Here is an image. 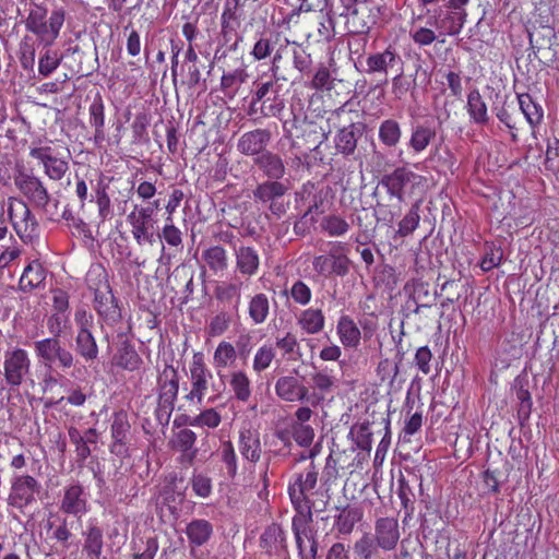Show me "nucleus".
<instances>
[{
  "instance_id": "obj_22",
  "label": "nucleus",
  "mask_w": 559,
  "mask_h": 559,
  "mask_svg": "<svg viewBox=\"0 0 559 559\" xmlns=\"http://www.w3.org/2000/svg\"><path fill=\"white\" fill-rule=\"evenodd\" d=\"M364 127L361 123H350L338 131L336 138V148L345 155L352 154L358 139L362 135Z\"/></svg>"
},
{
  "instance_id": "obj_48",
  "label": "nucleus",
  "mask_w": 559,
  "mask_h": 559,
  "mask_svg": "<svg viewBox=\"0 0 559 559\" xmlns=\"http://www.w3.org/2000/svg\"><path fill=\"white\" fill-rule=\"evenodd\" d=\"M62 55L57 50H46L41 53L38 60V73L39 75L47 78L49 76L61 63Z\"/></svg>"
},
{
  "instance_id": "obj_4",
  "label": "nucleus",
  "mask_w": 559,
  "mask_h": 559,
  "mask_svg": "<svg viewBox=\"0 0 559 559\" xmlns=\"http://www.w3.org/2000/svg\"><path fill=\"white\" fill-rule=\"evenodd\" d=\"M179 390V379L177 370L166 365L157 378L158 407L156 414L159 420L165 418L167 423L174 409Z\"/></svg>"
},
{
  "instance_id": "obj_56",
  "label": "nucleus",
  "mask_w": 559,
  "mask_h": 559,
  "mask_svg": "<svg viewBox=\"0 0 559 559\" xmlns=\"http://www.w3.org/2000/svg\"><path fill=\"white\" fill-rule=\"evenodd\" d=\"M53 274L39 260H33L23 271L20 280H46Z\"/></svg>"
},
{
  "instance_id": "obj_17",
  "label": "nucleus",
  "mask_w": 559,
  "mask_h": 559,
  "mask_svg": "<svg viewBox=\"0 0 559 559\" xmlns=\"http://www.w3.org/2000/svg\"><path fill=\"white\" fill-rule=\"evenodd\" d=\"M238 449L243 459L258 462L262 453L259 431L251 427H242L239 431Z\"/></svg>"
},
{
  "instance_id": "obj_46",
  "label": "nucleus",
  "mask_w": 559,
  "mask_h": 559,
  "mask_svg": "<svg viewBox=\"0 0 559 559\" xmlns=\"http://www.w3.org/2000/svg\"><path fill=\"white\" fill-rule=\"evenodd\" d=\"M320 227L323 231L329 234V236L340 237L348 231L349 224L341 216L328 215L322 218Z\"/></svg>"
},
{
  "instance_id": "obj_44",
  "label": "nucleus",
  "mask_w": 559,
  "mask_h": 559,
  "mask_svg": "<svg viewBox=\"0 0 559 559\" xmlns=\"http://www.w3.org/2000/svg\"><path fill=\"white\" fill-rule=\"evenodd\" d=\"M491 93L495 95V100L492 102L491 110L496 114V117L502 122L508 129H515V122L512 119L511 114L509 112V105L506 96H501L499 93H495L491 90Z\"/></svg>"
},
{
  "instance_id": "obj_3",
  "label": "nucleus",
  "mask_w": 559,
  "mask_h": 559,
  "mask_svg": "<svg viewBox=\"0 0 559 559\" xmlns=\"http://www.w3.org/2000/svg\"><path fill=\"white\" fill-rule=\"evenodd\" d=\"M47 13L45 7L34 3L24 21L26 31L34 34L38 44L44 47L53 45L66 19L63 9L53 10L49 17Z\"/></svg>"
},
{
  "instance_id": "obj_63",
  "label": "nucleus",
  "mask_w": 559,
  "mask_h": 559,
  "mask_svg": "<svg viewBox=\"0 0 559 559\" xmlns=\"http://www.w3.org/2000/svg\"><path fill=\"white\" fill-rule=\"evenodd\" d=\"M230 319L226 313H218L215 316L209 326L207 334L210 336H219L229 328Z\"/></svg>"
},
{
  "instance_id": "obj_14",
  "label": "nucleus",
  "mask_w": 559,
  "mask_h": 559,
  "mask_svg": "<svg viewBox=\"0 0 559 559\" xmlns=\"http://www.w3.org/2000/svg\"><path fill=\"white\" fill-rule=\"evenodd\" d=\"M60 510L79 519L87 512V498L82 486L71 485L64 489Z\"/></svg>"
},
{
  "instance_id": "obj_5",
  "label": "nucleus",
  "mask_w": 559,
  "mask_h": 559,
  "mask_svg": "<svg viewBox=\"0 0 559 559\" xmlns=\"http://www.w3.org/2000/svg\"><path fill=\"white\" fill-rule=\"evenodd\" d=\"M153 214V206L134 205V209L127 216V221L132 227V236L139 246L156 242Z\"/></svg>"
},
{
  "instance_id": "obj_50",
  "label": "nucleus",
  "mask_w": 559,
  "mask_h": 559,
  "mask_svg": "<svg viewBox=\"0 0 559 559\" xmlns=\"http://www.w3.org/2000/svg\"><path fill=\"white\" fill-rule=\"evenodd\" d=\"M222 417L215 408H207L199 415L189 418L186 423L193 427L214 429L219 426Z\"/></svg>"
},
{
  "instance_id": "obj_1",
  "label": "nucleus",
  "mask_w": 559,
  "mask_h": 559,
  "mask_svg": "<svg viewBox=\"0 0 559 559\" xmlns=\"http://www.w3.org/2000/svg\"><path fill=\"white\" fill-rule=\"evenodd\" d=\"M317 481L318 472L311 466L304 473L296 474L288 487L290 500L297 510L292 528L300 559H316L317 556V543L310 527L312 509H316L312 496L316 495Z\"/></svg>"
},
{
  "instance_id": "obj_31",
  "label": "nucleus",
  "mask_w": 559,
  "mask_h": 559,
  "mask_svg": "<svg viewBox=\"0 0 559 559\" xmlns=\"http://www.w3.org/2000/svg\"><path fill=\"white\" fill-rule=\"evenodd\" d=\"M467 109L471 118L478 124L488 122L487 106L478 90H473L467 95Z\"/></svg>"
},
{
  "instance_id": "obj_27",
  "label": "nucleus",
  "mask_w": 559,
  "mask_h": 559,
  "mask_svg": "<svg viewBox=\"0 0 559 559\" xmlns=\"http://www.w3.org/2000/svg\"><path fill=\"white\" fill-rule=\"evenodd\" d=\"M337 334L346 347H357L361 335L356 323L347 316H343L338 320Z\"/></svg>"
},
{
  "instance_id": "obj_55",
  "label": "nucleus",
  "mask_w": 559,
  "mask_h": 559,
  "mask_svg": "<svg viewBox=\"0 0 559 559\" xmlns=\"http://www.w3.org/2000/svg\"><path fill=\"white\" fill-rule=\"evenodd\" d=\"M435 135V130L428 127L418 126L413 132L409 144L416 152H420L427 147Z\"/></svg>"
},
{
  "instance_id": "obj_13",
  "label": "nucleus",
  "mask_w": 559,
  "mask_h": 559,
  "mask_svg": "<svg viewBox=\"0 0 559 559\" xmlns=\"http://www.w3.org/2000/svg\"><path fill=\"white\" fill-rule=\"evenodd\" d=\"M271 132L267 129H255L245 132L238 140V151L248 156H259L265 152L271 141Z\"/></svg>"
},
{
  "instance_id": "obj_40",
  "label": "nucleus",
  "mask_w": 559,
  "mask_h": 559,
  "mask_svg": "<svg viewBox=\"0 0 559 559\" xmlns=\"http://www.w3.org/2000/svg\"><path fill=\"white\" fill-rule=\"evenodd\" d=\"M409 175L405 168H397L392 175L386 176V190L399 202L402 200L404 186L409 182Z\"/></svg>"
},
{
  "instance_id": "obj_39",
  "label": "nucleus",
  "mask_w": 559,
  "mask_h": 559,
  "mask_svg": "<svg viewBox=\"0 0 559 559\" xmlns=\"http://www.w3.org/2000/svg\"><path fill=\"white\" fill-rule=\"evenodd\" d=\"M237 359V352L233 344L223 341L221 342L213 356V364L216 369L227 368L231 366Z\"/></svg>"
},
{
  "instance_id": "obj_2",
  "label": "nucleus",
  "mask_w": 559,
  "mask_h": 559,
  "mask_svg": "<svg viewBox=\"0 0 559 559\" xmlns=\"http://www.w3.org/2000/svg\"><path fill=\"white\" fill-rule=\"evenodd\" d=\"M48 328L53 336L34 342L35 355L46 368L66 371L74 366L75 358L59 338L60 319L58 316H51L48 319Z\"/></svg>"
},
{
  "instance_id": "obj_52",
  "label": "nucleus",
  "mask_w": 559,
  "mask_h": 559,
  "mask_svg": "<svg viewBox=\"0 0 559 559\" xmlns=\"http://www.w3.org/2000/svg\"><path fill=\"white\" fill-rule=\"evenodd\" d=\"M150 126V116L146 112H139L131 124L133 143H147V127Z\"/></svg>"
},
{
  "instance_id": "obj_6",
  "label": "nucleus",
  "mask_w": 559,
  "mask_h": 559,
  "mask_svg": "<svg viewBox=\"0 0 559 559\" xmlns=\"http://www.w3.org/2000/svg\"><path fill=\"white\" fill-rule=\"evenodd\" d=\"M190 392L185 396L190 402L201 404L213 380L212 371L206 367L202 353H194L189 365Z\"/></svg>"
},
{
  "instance_id": "obj_51",
  "label": "nucleus",
  "mask_w": 559,
  "mask_h": 559,
  "mask_svg": "<svg viewBox=\"0 0 559 559\" xmlns=\"http://www.w3.org/2000/svg\"><path fill=\"white\" fill-rule=\"evenodd\" d=\"M115 361L117 366L123 369L135 370L141 364V358L131 346L124 345L119 348Z\"/></svg>"
},
{
  "instance_id": "obj_41",
  "label": "nucleus",
  "mask_w": 559,
  "mask_h": 559,
  "mask_svg": "<svg viewBox=\"0 0 559 559\" xmlns=\"http://www.w3.org/2000/svg\"><path fill=\"white\" fill-rule=\"evenodd\" d=\"M419 223V215H418V206L413 205L412 209L408 211V213L404 216V218L399 224V230L395 233L393 237V241L390 245L397 248V242L401 240L404 236L412 234Z\"/></svg>"
},
{
  "instance_id": "obj_8",
  "label": "nucleus",
  "mask_w": 559,
  "mask_h": 559,
  "mask_svg": "<svg viewBox=\"0 0 559 559\" xmlns=\"http://www.w3.org/2000/svg\"><path fill=\"white\" fill-rule=\"evenodd\" d=\"M4 379L11 386H19L29 373L31 359L26 350L14 348L4 354Z\"/></svg>"
},
{
  "instance_id": "obj_10",
  "label": "nucleus",
  "mask_w": 559,
  "mask_h": 559,
  "mask_svg": "<svg viewBox=\"0 0 559 559\" xmlns=\"http://www.w3.org/2000/svg\"><path fill=\"white\" fill-rule=\"evenodd\" d=\"M38 481L29 475L17 476L13 479L11 493L9 496L10 504L16 508H23L35 500V495L39 491Z\"/></svg>"
},
{
  "instance_id": "obj_24",
  "label": "nucleus",
  "mask_w": 559,
  "mask_h": 559,
  "mask_svg": "<svg viewBox=\"0 0 559 559\" xmlns=\"http://www.w3.org/2000/svg\"><path fill=\"white\" fill-rule=\"evenodd\" d=\"M197 435L191 429L179 430L174 439L171 440L173 448L182 453L185 461L192 463L195 455L197 449L194 448Z\"/></svg>"
},
{
  "instance_id": "obj_9",
  "label": "nucleus",
  "mask_w": 559,
  "mask_h": 559,
  "mask_svg": "<svg viewBox=\"0 0 559 559\" xmlns=\"http://www.w3.org/2000/svg\"><path fill=\"white\" fill-rule=\"evenodd\" d=\"M8 214L20 238L24 242L32 241L34 236H36L38 223L28 205L23 201H19L16 209H14V206L10 204Z\"/></svg>"
},
{
  "instance_id": "obj_36",
  "label": "nucleus",
  "mask_w": 559,
  "mask_h": 559,
  "mask_svg": "<svg viewBox=\"0 0 559 559\" xmlns=\"http://www.w3.org/2000/svg\"><path fill=\"white\" fill-rule=\"evenodd\" d=\"M311 381L314 391H318L322 397L331 393L337 383L336 377L328 368L314 371L311 374Z\"/></svg>"
},
{
  "instance_id": "obj_29",
  "label": "nucleus",
  "mask_w": 559,
  "mask_h": 559,
  "mask_svg": "<svg viewBox=\"0 0 559 559\" xmlns=\"http://www.w3.org/2000/svg\"><path fill=\"white\" fill-rule=\"evenodd\" d=\"M247 79L248 73L243 69H236L229 73H224L221 79V90L225 96L233 98Z\"/></svg>"
},
{
  "instance_id": "obj_30",
  "label": "nucleus",
  "mask_w": 559,
  "mask_h": 559,
  "mask_svg": "<svg viewBox=\"0 0 559 559\" xmlns=\"http://www.w3.org/2000/svg\"><path fill=\"white\" fill-rule=\"evenodd\" d=\"M519 106L527 122L535 127L537 126L544 116V111L540 105L535 103L530 94L518 95Z\"/></svg>"
},
{
  "instance_id": "obj_11",
  "label": "nucleus",
  "mask_w": 559,
  "mask_h": 559,
  "mask_svg": "<svg viewBox=\"0 0 559 559\" xmlns=\"http://www.w3.org/2000/svg\"><path fill=\"white\" fill-rule=\"evenodd\" d=\"M384 547L382 519L377 521L376 532L366 533L354 545V552L359 559H380L381 549Z\"/></svg>"
},
{
  "instance_id": "obj_19",
  "label": "nucleus",
  "mask_w": 559,
  "mask_h": 559,
  "mask_svg": "<svg viewBox=\"0 0 559 559\" xmlns=\"http://www.w3.org/2000/svg\"><path fill=\"white\" fill-rule=\"evenodd\" d=\"M289 187L280 181V179H270L265 182H262L257 186L253 190V198L263 203L271 202L270 210L273 213H276V205L274 201L278 198H282L287 191Z\"/></svg>"
},
{
  "instance_id": "obj_60",
  "label": "nucleus",
  "mask_w": 559,
  "mask_h": 559,
  "mask_svg": "<svg viewBox=\"0 0 559 559\" xmlns=\"http://www.w3.org/2000/svg\"><path fill=\"white\" fill-rule=\"evenodd\" d=\"M222 461L226 466L227 474L234 477L237 474V456L231 442H225L222 445Z\"/></svg>"
},
{
  "instance_id": "obj_26",
  "label": "nucleus",
  "mask_w": 559,
  "mask_h": 559,
  "mask_svg": "<svg viewBox=\"0 0 559 559\" xmlns=\"http://www.w3.org/2000/svg\"><path fill=\"white\" fill-rule=\"evenodd\" d=\"M213 533L212 524L206 520H193L187 525L186 534L190 544L194 546L204 545Z\"/></svg>"
},
{
  "instance_id": "obj_21",
  "label": "nucleus",
  "mask_w": 559,
  "mask_h": 559,
  "mask_svg": "<svg viewBox=\"0 0 559 559\" xmlns=\"http://www.w3.org/2000/svg\"><path fill=\"white\" fill-rule=\"evenodd\" d=\"M437 13L441 21V31L451 36L457 35L466 22V11H456L441 5L437 8Z\"/></svg>"
},
{
  "instance_id": "obj_34",
  "label": "nucleus",
  "mask_w": 559,
  "mask_h": 559,
  "mask_svg": "<svg viewBox=\"0 0 559 559\" xmlns=\"http://www.w3.org/2000/svg\"><path fill=\"white\" fill-rule=\"evenodd\" d=\"M521 355V349L510 341H502L495 353V366L506 369L511 365V361L518 359Z\"/></svg>"
},
{
  "instance_id": "obj_42",
  "label": "nucleus",
  "mask_w": 559,
  "mask_h": 559,
  "mask_svg": "<svg viewBox=\"0 0 559 559\" xmlns=\"http://www.w3.org/2000/svg\"><path fill=\"white\" fill-rule=\"evenodd\" d=\"M90 115L91 124L95 128V141H103L105 139V134L103 131L105 124V116L104 103L100 97L95 98L92 105L90 106Z\"/></svg>"
},
{
  "instance_id": "obj_57",
  "label": "nucleus",
  "mask_w": 559,
  "mask_h": 559,
  "mask_svg": "<svg viewBox=\"0 0 559 559\" xmlns=\"http://www.w3.org/2000/svg\"><path fill=\"white\" fill-rule=\"evenodd\" d=\"M383 96H384V88L381 86H376L371 91L368 92L365 102L369 103V110H372V114L376 116H380L383 114Z\"/></svg>"
},
{
  "instance_id": "obj_16",
  "label": "nucleus",
  "mask_w": 559,
  "mask_h": 559,
  "mask_svg": "<svg viewBox=\"0 0 559 559\" xmlns=\"http://www.w3.org/2000/svg\"><path fill=\"white\" fill-rule=\"evenodd\" d=\"M313 266L320 276L342 277L348 271L349 260L344 255H320L314 259Z\"/></svg>"
},
{
  "instance_id": "obj_25",
  "label": "nucleus",
  "mask_w": 559,
  "mask_h": 559,
  "mask_svg": "<svg viewBox=\"0 0 559 559\" xmlns=\"http://www.w3.org/2000/svg\"><path fill=\"white\" fill-rule=\"evenodd\" d=\"M292 118L283 121V129L286 138L300 139L299 132L309 122L300 103L290 106Z\"/></svg>"
},
{
  "instance_id": "obj_43",
  "label": "nucleus",
  "mask_w": 559,
  "mask_h": 559,
  "mask_svg": "<svg viewBox=\"0 0 559 559\" xmlns=\"http://www.w3.org/2000/svg\"><path fill=\"white\" fill-rule=\"evenodd\" d=\"M299 135V140L304 141L308 150H316L326 139L323 130L312 121H309L306 127L302 128Z\"/></svg>"
},
{
  "instance_id": "obj_53",
  "label": "nucleus",
  "mask_w": 559,
  "mask_h": 559,
  "mask_svg": "<svg viewBox=\"0 0 559 559\" xmlns=\"http://www.w3.org/2000/svg\"><path fill=\"white\" fill-rule=\"evenodd\" d=\"M275 358V349L272 345H263L254 354L252 368L257 372L267 369Z\"/></svg>"
},
{
  "instance_id": "obj_28",
  "label": "nucleus",
  "mask_w": 559,
  "mask_h": 559,
  "mask_svg": "<svg viewBox=\"0 0 559 559\" xmlns=\"http://www.w3.org/2000/svg\"><path fill=\"white\" fill-rule=\"evenodd\" d=\"M237 267L242 275L251 276L259 266V255L251 247H240L236 251Z\"/></svg>"
},
{
  "instance_id": "obj_54",
  "label": "nucleus",
  "mask_w": 559,
  "mask_h": 559,
  "mask_svg": "<svg viewBox=\"0 0 559 559\" xmlns=\"http://www.w3.org/2000/svg\"><path fill=\"white\" fill-rule=\"evenodd\" d=\"M249 313L255 323H262L269 313V300L260 294L252 298L249 307Z\"/></svg>"
},
{
  "instance_id": "obj_18",
  "label": "nucleus",
  "mask_w": 559,
  "mask_h": 559,
  "mask_svg": "<svg viewBox=\"0 0 559 559\" xmlns=\"http://www.w3.org/2000/svg\"><path fill=\"white\" fill-rule=\"evenodd\" d=\"M260 547L269 556L286 552V538L282 527L277 524L267 526L260 536Z\"/></svg>"
},
{
  "instance_id": "obj_58",
  "label": "nucleus",
  "mask_w": 559,
  "mask_h": 559,
  "mask_svg": "<svg viewBox=\"0 0 559 559\" xmlns=\"http://www.w3.org/2000/svg\"><path fill=\"white\" fill-rule=\"evenodd\" d=\"M293 437L301 447H309L314 439V430L309 425L297 424L293 427Z\"/></svg>"
},
{
  "instance_id": "obj_62",
  "label": "nucleus",
  "mask_w": 559,
  "mask_h": 559,
  "mask_svg": "<svg viewBox=\"0 0 559 559\" xmlns=\"http://www.w3.org/2000/svg\"><path fill=\"white\" fill-rule=\"evenodd\" d=\"M159 239H164L166 243L171 247H179L182 242L181 231L171 223L166 224L162 234L156 235V241Z\"/></svg>"
},
{
  "instance_id": "obj_32",
  "label": "nucleus",
  "mask_w": 559,
  "mask_h": 559,
  "mask_svg": "<svg viewBox=\"0 0 559 559\" xmlns=\"http://www.w3.org/2000/svg\"><path fill=\"white\" fill-rule=\"evenodd\" d=\"M298 324L308 334L319 333L324 326V316L319 309H307L298 318Z\"/></svg>"
},
{
  "instance_id": "obj_12",
  "label": "nucleus",
  "mask_w": 559,
  "mask_h": 559,
  "mask_svg": "<svg viewBox=\"0 0 559 559\" xmlns=\"http://www.w3.org/2000/svg\"><path fill=\"white\" fill-rule=\"evenodd\" d=\"M29 155L43 164L46 176L51 180H61L69 169L67 160L52 156L50 146L33 147Z\"/></svg>"
},
{
  "instance_id": "obj_64",
  "label": "nucleus",
  "mask_w": 559,
  "mask_h": 559,
  "mask_svg": "<svg viewBox=\"0 0 559 559\" xmlns=\"http://www.w3.org/2000/svg\"><path fill=\"white\" fill-rule=\"evenodd\" d=\"M157 550V540L153 537H150L143 543V549L141 547L136 549L133 555V559H154Z\"/></svg>"
},
{
  "instance_id": "obj_45",
  "label": "nucleus",
  "mask_w": 559,
  "mask_h": 559,
  "mask_svg": "<svg viewBox=\"0 0 559 559\" xmlns=\"http://www.w3.org/2000/svg\"><path fill=\"white\" fill-rule=\"evenodd\" d=\"M361 519V512L357 508H345L343 509L336 521V528L342 534H349L355 524Z\"/></svg>"
},
{
  "instance_id": "obj_7",
  "label": "nucleus",
  "mask_w": 559,
  "mask_h": 559,
  "mask_svg": "<svg viewBox=\"0 0 559 559\" xmlns=\"http://www.w3.org/2000/svg\"><path fill=\"white\" fill-rule=\"evenodd\" d=\"M14 185L35 207L46 209L49 204L50 194L35 175L17 170L14 175Z\"/></svg>"
},
{
  "instance_id": "obj_15",
  "label": "nucleus",
  "mask_w": 559,
  "mask_h": 559,
  "mask_svg": "<svg viewBox=\"0 0 559 559\" xmlns=\"http://www.w3.org/2000/svg\"><path fill=\"white\" fill-rule=\"evenodd\" d=\"M276 395L286 402L305 401L309 390L293 376L280 377L275 383Z\"/></svg>"
},
{
  "instance_id": "obj_23",
  "label": "nucleus",
  "mask_w": 559,
  "mask_h": 559,
  "mask_svg": "<svg viewBox=\"0 0 559 559\" xmlns=\"http://www.w3.org/2000/svg\"><path fill=\"white\" fill-rule=\"evenodd\" d=\"M83 554L87 559H106L103 554L104 540L103 531L94 525L87 527L83 533Z\"/></svg>"
},
{
  "instance_id": "obj_49",
  "label": "nucleus",
  "mask_w": 559,
  "mask_h": 559,
  "mask_svg": "<svg viewBox=\"0 0 559 559\" xmlns=\"http://www.w3.org/2000/svg\"><path fill=\"white\" fill-rule=\"evenodd\" d=\"M95 307L100 313L116 307V299L108 282H102V285L95 288Z\"/></svg>"
},
{
  "instance_id": "obj_35",
  "label": "nucleus",
  "mask_w": 559,
  "mask_h": 559,
  "mask_svg": "<svg viewBox=\"0 0 559 559\" xmlns=\"http://www.w3.org/2000/svg\"><path fill=\"white\" fill-rule=\"evenodd\" d=\"M202 258L214 274L225 271L228 266L226 251L219 246H213L205 250Z\"/></svg>"
},
{
  "instance_id": "obj_47",
  "label": "nucleus",
  "mask_w": 559,
  "mask_h": 559,
  "mask_svg": "<svg viewBox=\"0 0 559 559\" xmlns=\"http://www.w3.org/2000/svg\"><path fill=\"white\" fill-rule=\"evenodd\" d=\"M261 114L264 117H276L280 118L281 114L285 108L284 98L280 95V88L274 91V94H270L263 100H261Z\"/></svg>"
},
{
  "instance_id": "obj_38",
  "label": "nucleus",
  "mask_w": 559,
  "mask_h": 559,
  "mask_svg": "<svg viewBox=\"0 0 559 559\" xmlns=\"http://www.w3.org/2000/svg\"><path fill=\"white\" fill-rule=\"evenodd\" d=\"M229 385L235 397L241 402H247L251 396L250 380L246 372L239 370L231 372Z\"/></svg>"
},
{
  "instance_id": "obj_33",
  "label": "nucleus",
  "mask_w": 559,
  "mask_h": 559,
  "mask_svg": "<svg viewBox=\"0 0 559 559\" xmlns=\"http://www.w3.org/2000/svg\"><path fill=\"white\" fill-rule=\"evenodd\" d=\"M19 61L23 70L33 72L36 57V43L29 35H25L19 46Z\"/></svg>"
},
{
  "instance_id": "obj_20",
  "label": "nucleus",
  "mask_w": 559,
  "mask_h": 559,
  "mask_svg": "<svg viewBox=\"0 0 559 559\" xmlns=\"http://www.w3.org/2000/svg\"><path fill=\"white\" fill-rule=\"evenodd\" d=\"M254 165L269 178L282 179L286 167L282 157L271 151H265L254 158Z\"/></svg>"
},
{
  "instance_id": "obj_37",
  "label": "nucleus",
  "mask_w": 559,
  "mask_h": 559,
  "mask_svg": "<svg viewBox=\"0 0 559 559\" xmlns=\"http://www.w3.org/2000/svg\"><path fill=\"white\" fill-rule=\"evenodd\" d=\"M78 353L86 360H93L97 357L98 348L92 333L86 329H81L75 338Z\"/></svg>"
},
{
  "instance_id": "obj_61",
  "label": "nucleus",
  "mask_w": 559,
  "mask_h": 559,
  "mask_svg": "<svg viewBox=\"0 0 559 559\" xmlns=\"http://www.w3.org/2000/svg\"><path fill=\"white\" fill-rule=\"evenodd\" d=\"M545 167L555 173L559 171V139L548 141Z\"/></svg>"
},
{
  "instance_id": "obj_59",
  "label": "nucleus",
  "mask_w": 559,
  "mask_h": 559,
  "mask_svg": "<svg viewBox=\"0 0 559 559\" xmlns=\"http://www.w3.org/2000/svg\"><path fill=\"white\" fill-rule=\"evenodd\" d=\"M293 63L294 67L301 73L310 70L312 60L309 53L300 45H294L293 47Z\"/></svg>"
}]
</instances>
